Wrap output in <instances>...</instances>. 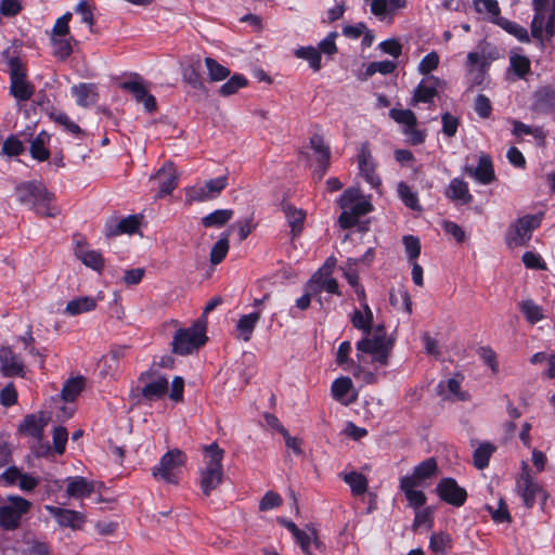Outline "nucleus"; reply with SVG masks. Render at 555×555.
<instances>
[{"label":"nucleus","instance_id":"obj_1","mask_svg":"<svg viewBox=\"0 0 555 555\" xmlns=\"http://www.w3.org/2000/svg\"><path fill=\"white\" fill-rule=\"evenodd\" d=\"M356 359L350 358L352 351L349 341H343L336 352V363L356 378L365 384L376 380L379 371L388 364L393 347V340L388 337L383 327L374 330L373 335L364 336L357 343Z\"/></svg>","mask_w":555,"mask_h":555},{"label":"nucleus","instance_id":"obj_2","mask_svg":"<svg viewBox=\"0 0 555 555\" xmlns=\"http://www.w3.org/2000/svg\"><path fill=\"white\" fill-rule=\"evenodd\" d=\"M17 201L44 217H55L60 209L53 204V195L41 182H24L15 189Z\"/></svg>","mask_w":555,"mask_h":555},{"label":"nucleus","instance_id":"obj_3","mask_svg":"<svg viewBox=\"0 0 555 555\" xmlns=\"http://www.w3.org/2000/svg\"><path fill=\"white\" fill-rule=\"evenodd\" d=\"M338 204L343 209L338 221L344 229L353 227L359 217L369 214L373 209L371 197L361 194L354 188L347 189L338 198Z\"/></svg>","mask_w":555,"mask_h":555},{"label":"nucleus","instance_id":"obj_4","mask_svg":"<svg viewBox=\"0 0 555 555\" xmlns=\"http://www.w3.org/2000/svg\"><path fill=\"white\" fill-rule=\"evenodd\" d=\"M33 503L21 495H8L0 501V528L12 531L21 526Z\"/></svg>","mask_w":555,"mask_h":555},{"label":"nucleus","instance_id":"obj_5","mask_svg":"<svg viewBox=\"0 0 555 555\" xmlns=\"http://www.w3.org/2000/svg\"><path fill=\"white\" fill-rule=\"evenodd\" d=\"M206 340V323L198 321L190 327L180 328L176 332L172 340V350L181 356L189 354L203 346Z\"/></svg>","mask_w":555,"mask_h":555},{"label":"nucleus","instance_id":"obj_6","mask_svg":"<svg viewBox=\"0 0 555 555\" xmlns=\"http://www.w3.org/2000/svg\"><path fill=\"white\" fill-rule=\"evenodd\" d=\"M186 463V455L179 449L169 450L152 470V475L167 483H178V470Z\"/></svg>","mask_w":555,"mask_h":555},{"label":"nucleus","instance_id":"obj_7","mask_svg":"<svg viewBox=\"0 0 555 555\" xmlns=\"http://www.w3.org/2000/svg\"><path fill=\"white\" fill-rule=\"evenodd\" d=\"M227 185L228 176H220L188 188L185 197L189 202H207L218 197Z\"/></svg>","mask_w":555,"mask_h":555},{"label":"nucleus","instance_id":"obj_8","mask_svg":"<svg viewBox=\"0 0 555 555\" xmlns=\"http://www.w3.org/2000/svg\"><path fill=\"white\" fill-rule=\"evenodd\" d=\"M516 491L522 498L528 508L533 506L537 496H540L543 503L547 499V493L531 477L529 466L526 462H522L521 474L516 481Z\"/></svg>","mask_w":555,"mask_h":555},{"label":"nucleus","instance_id":"obj_9","mask_svg":"<svg viewBox=\"0 0 555 555\" xmlns=\"http://www.w3.org/2000/svg\"><path fill=\"white\" fill-rule=\"evenodd\" d=\"M540 224V218L535 216H525L518 219L509 229L506 241L511 247L526 245L532 235V232Z\"/></svg>","mask_w":555,"mask_h":555},{"label":"nucleus","instance_id":"obj_10","mask_svg":"<svg viewBox=\"0 0 555 555\" xmlns=\"http://www.w3.org/2000/svg\"><path fill=\"white\" fill-rule=\"evenodd\" d=\"M39 483V477L24 473L16 466H9L0 473V485L4 487L17 486L23 492H31Z\"/></svg>","mask_w":555,"mask_h":555},{"label":"nucleus","instance_id":"obj_11","mask_svg":"<svg viewBox=\"0 0 555 555\" xmlns=\"http://www.w3.org/2000/svg\"><path fill=\"white\" fill-rule=\"evenodd\" d=\"M9 70L11 79V93L21 101L30 99L34 93L33 87L26 81L25 69L18 59L9 61Z\"/></svg>","mask_w":555,"mask_h":555},{"label":"nucleus","instance_id":"obj_12","mask_svg":"<svg viewBox=\"0 0 555 555\" xmlns=\"http://www.w3.org/2000/svg\"><path fill=\"white\" fill-rule=\"evenodd\" d=\"M436 493L441 501L454 507L463 506L467 500V491L451 477L440 479L436 486Z\"/></svg>","mask_w":555,"mask_h":555},{"label":"nucleus","instance_id":"obj_13","mask_svg":"<svg viewBox=\"0 0 555 555\" xmlns=\"http://www.w3.org/2000/svg\"><path fill=\"white\" fill-rule=\"evenodd\" d=\"M443 87L444 81L438 76L422 78L413 91L411 104L416 105L418 103H433Z\"/></svg>","mask_w":555,"mask_h":555},{"label":"nucleus","instance_id":"obj_14","mask_svg":"<svg viewBox=\"0 0 555 555\" xmlns=\"http://www.w3.org/2000/svg\"><path fill=\"white\" fill-rule=\"evenodd\" d=\"M389 116L399 125L403 126V133L409 138L413 144H418L424 141V132L417 130L416 116L411 109L392 108Z\"/></svg>","mask_w":555,"mask_h":555},{"label":"nucleus","instance_id":"obj_15","mask_svg":"<svg viewBox=\"0 0 555 555\" xmlns=\"http://www.w3.org/2000/svg\"><path fill=\"white\" fill-rule=\"evenodd\" d=\"M46 509L61 527L80 530L86 524V515L78 511L47 505Z\"/></svg>","mask_w":555,"mask_h":555},{"label":"nucleus","instance_id":"obj_16","mask_svg":"<svg viewBox=\"0 0 555 555\" xmlns=\"http://www.w3.org/2000/svg\"><path fill=\"white\" fill-rule=\"evenodd\" d=\"M406 0H370L371 13L380 22L392 23L396 13L404 9Z\"/></svg>","mask_w":555,"mask_h":555},{"label":"nucleus","instance_id":"obj_17","mask_svg":"<svg viewBox=\"0 0 555 555\" xmlns=\"http://www.w3.org/2000/svg\"><path fill=\"white\" fill-rule=\"evenodd\" d=\"M463 377L455 375L441 380L437 385V393L442 400L464 401L467 399L466 391L462 390Z\"/></svg>","mask_w":555,"mask_h":555},{"label":"nucleus","instance_id":"obj_18","mask_svg":"<svg viewBox=\"0 0 555 555\" xmlns=\"http://www.w3.org/2000/svg\"><path fill=\"white\" fill-rule=\"evenodd\" d=\"M261 318V311H254L242 314L235 322L233 335L234 338L247 343L251 339L254 331Z\"/></svg>","mask_w":555,"mask_h":555},{"label":"nucleus","instance_id":"obj_19","mask_svg":"<svg viewBox=\"0 0 555 555\" xmlns=\"http://www.w3.org/2000/svg\"><path fill=\"white\" fill-rule=\"evenodd\" d=\"M141 382L142 395L149 400L158 399L163 397L168 389V379L162 375L142 374Z\"/></svg>","mask_w":555,"mask_h":555},{"label":"nucleus","instance_id":"obj_20","mask_svg":"<svg viewBox=\"0 0 555 555\" xmlns=\"http://www.w3.org/2000/svg\"><path fill=\"white\" fill-rule=\"evenodd\" d=\"M358 164L360 173L363 176L365 181L376 190H379L382 181L379 177L375 173V165L372 159V155L370 150L363 145L358 155Z\"/></svg>","mask_w":555,"mask_h":555},{"label":"nucleus","instance_id":"obj_21","mask_svg":"<svg viewBox=\"0 0 555 555\" xmlns=\"http://www.w3.org/2000/svg\"><path fill=\"white\" fill-rule=\"evenodd\" d=\"M310 149L313 153V157L318 162L315 168V175L318 179H322L330 164V149L325 144L323 138L319 134H314L310 139Z\"/></svg>","mask_w":555,"mask_h":555},{"label":"nucleus","instance_id":"obj_22","mask_svg":"<svg viewBox=\"0 0 555 555\" xmlns=\"http://www.w3.org/2000/svg\"><path fill=\"white\" fill-rule=\"evenodd\" d=\"M438 473L437 460L429 457L416 465L411 475L403 476L402 478H410L413 482L424 486L428 479L436 477Z\"/></svg>","mask_w":555,"mask_h":555},{"label":"nucleus","instance_id":"obj_23","mask_svg":"<svg viewBox=\"0 0 555 555\" xmlns=\"http://www.w3.org/2000/svg\"><path fill=\"white\" fill-rule=\"evenodd\" d=\"M103 293H99L95 297L80 296L69 300L65 307V313L75 317L81 313L93 311L96 308L98 301L103 300Z\"/></svg>","mask_w":555,"mask_h":555},{"label":"nucleus","instance_id":"obj_24","mask_svg":"<svg viewBox=\"0 0 555 555\" xmlns=\"http://www.w3.org/2000/svg\"><path fill=\"white\" fill-rule=\"evenodd\" d=\"M420 485L413 482L410 478H400L399 488L404 493L410 507L417 509L425 505L426 495L422 490H418Z\"/></svg>","mask_w":555,"mask_h":555},{"label":"nucleus","instance_id":"obj_25","mask_svg":"<svg viewBox=\"0 0 555 555\" xmlns=\"http://www.w3.org/2000/svg\"><path fill=\"white\" fill-rule=\"evenodd\" d=\"M444 194L457 205H467L473 201L467 183L460 178H454L450 181Z\"/></svg>","mask_w":555,"mask_h":555},{"label":"nucleus","instance_id":"obj_26","mask_svg":"<svg viewBox=\"0 0 555 555\" xmlns=\"http://www.w3.org/2000/svg\"><path fill=\"white\" fill-rule=\"evenodd\" d=\"M156 179L159 181V196L170 194L177 186L178 175L173 164H165L156 173Z\"/></svg>","mask_w":555,"mask_h":555},{"label":"nucleus","instance_id":"obj_27","mask_svg":"<svg viewBox=\"0 0 555 555\" xmlns=\"http://www.w3.org/2000/svg\"><path fill=\"white\" fill-rule=\"evenodd\" d=\"M0 369L3 375L13 376L23 373V362L21 359L8 347L0 349Z\"/></svg>","mask_w":555,"mask_h":555},{"label":"nucleus","instance_id":"obj_28","mask_svg":"<svg viewBox=\"0 0 555 555\" xmlns=\"http://www.w3.org/2000/svg\"><path fill=\"white\" fill-rule=\"evenodd\" d=\"M333 397L343 404L350 403L356 398V389L349 377L341 376L332 384Z\"/></svg>","mask_w":555,"mask_h":555},{"label":"nucleus","instance_id":"obj_29","mask_svg":"<svg viewBox=\"0 0 555 555\" xmlns=\"http://www.w3.org/2000/svg\"><path fill=\"white\" fill-rule=\"evenodd\" d=\"M223 476V469H199V485L205 496H209L222 483Z\"/></svg>","mask_w":555,"mask_h":555},{"label":"nucleus","instance_id":"obj_30","mask_svg":"<svg viewBox=\"0 0 555 555\" xmlns=\"http://www.w3.org/2000/svg\"><path fill=\"white\" fill-rule=\"evenodd\" d=\"M203 466L201 468L208 469H223L224 450L218 443L212 442L208 446H203Z\"/></svg>","mask_w":555,"mask_h":555},{"label":"nucleus","instance_id":"obj_31","mask_svg":"<svg viewBox=\"0 0 555 555\" xmlns=\"http://www.w3.org/2000/svg\"><path fill=\"white\" fill-rule=\"evenodd\" d=\"M359 300L361 308L353 312L351 323L356 328L365 332V336H372L374 331L370 333V327L373 321V312L365 301V297Z\"/></svg>","mask_w":555,"mask_h":555},{"label":"nucleus","instance_id":"obj_32","mask_svg":"<svg viewBox=\"0 0 555 555\" xmlns=\"http://www.w3.org/2000/svg\"><path fill=\"white\" fill-rule=\"evenodd\" d=\"M75 256L87 267L100 271L104 266L102 255L93 249H89L86 245L77 243L75 247Z\"/></svg>","mask_w":555,"mask_h":555},{"label":"nucleus","instance_id":"obj_33","mask_svg":"<svg viewBox=\"0 0 555 555\" xmlns=\"http://www.w3.org/2000/svg\"><path fill=\"white\" fill-rule=\"evenodd\" d=\"M283 211L287 221L293 237H297L304 230L306 212L302 209L296 208L289 204L283 205Z\"/></svg>","mask_w":555,"mask_h":555},{"label":"nucleus","instance_id":"obj_34","mask_svg":"<svg viewBox=\"0 0 555 555\" xmlns=\"http://www.w3.org/2000/svg\"><path fill=\"white\" fill-rule=\"evenodd\" d=\"M307 287L313 292L324 291L328 294H339L337 281L330 276V274L322 273V271H319L311 278Z\"/></svg>","mask_w":555,"mask_h":555},{"label":"nucleus","instance_id":"obj_35","mask_svg":"<svg viewBox=\"0 0 555 555\" xmlns=\"http://www.w3.org/2000/svg\"><path fill=\"white\" fill-rule=\"evenodd\" d=\"M475 11L493 24L501 21V9L496 0H472Z\"/></svg>","mask_w":555,"mask_h":555},{"label":"nucleus","instance_id":"obj_36","mask_svg":"<svg viewBox=\"0 0 555 555\" xmlns=\"http://www.w3.org/2000/svg\"><path fill=\"white\" fill-rule=\"evenodd\" d=\"M66 493L70 498H85L91 495L94 491L93 483L85 477L76 476L67 478Z\"/></svg>","mask_w":555,"mask_h":555},{"label":"nucleus","instance_id":"obj_37","mask_svg":"<svg viewBox=\"0 0 555 555\" xmlns=\"http://www.w3.org/2000/svg\"><path fill=\"white\" fill-rule=\"evenodd\" d=\"M72 94L79 106L88 107L98 100L95 87L90 83H79L72 87Z\"/></svg>","mask_w":555,"mask_h":555},{"label":"nucleus","instance_id":"obj_38","mask_svg":"<svg viewBox=\"0 0 555 555\" xmlns=\"http://www.w3.org/2000/svg\"><path fill=\"white\" fill-rule=\"evenodd\" d=\"M467 171L481 184H489L494 180V170L491 160L486 155L479 157L478 165L475 169L468 168Z\"/></svg>","mask_w":555,"mask_h":555},{"label":"nucleus","instance_id":"obj_39","mask_svg":"<svg viewBox=\"0 0 555 555\" xmlns=\"http://www.w3.org/2000/svg\"><path fill=\"white\" fill-rule=\"evenodd\" d=\"M294 55L297 59L307 61L310 68L313 72H319L322 68V59L320 55V51L317 47L313 46H307V47H299L294 51Z\"/></svg>","mask_w":555,"mask_h":555},{"label":"nucleus","instance_id":"obj_40","mask_svg":"<svg viewBox=\"0 0 555 555\" xmlns=\"http://www.w3.org/2000/svg\"><path fill=\"white\" fill-rule=\"evenodd\" d=\"M530 60L518 49L509 52V69L518 77L524 78L530 72Z\"/></svg>","mask_w":555,"mask_h":555},{"label":"nucleus","instance_id":"obj_41","mask_svg":"<svg viewBox=\"0 0 555 555\" xmlns=\"http://www.w3.org/2000/svg\"><path fill=\"white\" fill-rule=\"evenodd\" d=\"M46 425V418H26L20 424L18 433L40 440Z\"/></svg>","mask_w":555,"mask_h":555},{"label":"nucleus","instance_id":"obj_42","mask_svg":"<svg viewBox=\"0 0 555 555\" xmlns=\"http://www.w3.org/2000/svg\"><path fill=\"white\" fill-rule=\"evenodd\" d=\"M440 65V55L436 51H430L424 55L417 64L416 72L423 78L434 76L435 72Z\"/></svg>","mask_w":555,"mask_h":555},{"label":"nucleus","instance_id":"obj_43","mask_svg":"<svg viewBox=\"0 0 555 555\" xmlns=\"http://www.w3.org/2000/svg\"><path fill=\"white\" fill-rule=\"evenodd\" d=\"M234 215L232 209H217L202 218L205 228H220L229 222Z\"/></svg>","mask_w":555,"mask_h":555},{"label":"nucleus","instance_id":"obj_44","mask_svg":"<svg viewBox=\"0 0 555 555\" xmlns=\"http://www.w3.org/2000/svg\"><path fill=\"white\" fill-rule=\"evenodd\" d=\"M141 218L139 216H128L116 224L115 228L109 227L107 229V235H118V234H132L139 230Z\"/></svg>","mask_w":555,"mask_h":555},{"label":"nucleus","instance_id":"obj_45","mask_svg":"<svg viewBox=\"0 0 555 555\" xmlns=\"http://www.w3.org/2000/svg\"><path fill=\"white\" fill-rule=\"evenodd\" d=\"M49 141H50V135L44 131H41L33 140V142L30 144V153L35 159H37L39 162H43L49 158L50 153L47 149V144L49 143Z\"/></svg>","mask_w":555,"mask_h":555},{"label":"nucleus","instance_id":"obj_46","mask_svg":"<svg viewBox=\"0 0 555 555\" xmlns=\"http://www.w3.org/2000/svg\"><path fill=\"white\" fill-rule=\"evenodd\" d=\"M344 481L350 487L353 495H362L367 491V478L358 472H351L344 475Z\"/></svg>","mask_w":555,"mask_h":555},{"label":"nucleus","instance_id":"obj_47","mask_svg":"<svg viewBox=\"0 0 555 555\" xmlns=\"http://www.w3.org/2000/svg\"><path fill=\"white\" fill-rule=\"evenodd\" d=\"M248 83V80L245 76L241 74H235L231 76L228 81H225L220 88L219 93L222 96H230L235 94L238 90L245 88Z\"/></svg>","mask_w":555,"mask_h":555},{"label":"nucleus","instance_id":"obj_48","mask_svg":"<svg viewBox=\"0 0 555 555\" xmlns=\"http://www.w3.org/2000/svg\"><path fill=\"white\" fill-rule=\"evenodd\" d=\"M85 387V379L82 377H75L68 379L62 389V399L66 402L74 401Z\"/></svg>","mask_w":555,"mask_h":555},{"label":"nucleus","instance_id":"obj_49","mask_svg":"<svg viewBox=\"0 0 555 555\" xmlns=\"http://www.w3.org/2000/svg\"><path fill=\"white\" fill-rule=\"evenodd\" d=\"M496 25H499L509 35L514 36L520 42L530 41V37L527 29L515 22L502 17Z\"/></svg>","mask_w":555,"mask_h":555},{"label":"nucleus","instance_id":"obj_50","mask_svg":"<svg viewBox=\"0 0 555 555\" xmlns=\"http://www.w3.org/2000/svg\"><path fill=\"white\" fill-rule=\"evenodd\" d=\"M495 447L489 442L481 443L474 452V465L478 469H483L489 465V460Z\"/></svg>","mask_w":555,"mask_h":555},{"label":"nucleus","instance_id":"obj_51","mask_svg":"<svg viewBox=\"0 0 555 555\" xmlns=\"http://www.w3.org/2000/svg\"><path fill=\"white\" fill-rule=\"evenodd\" d=\"M53 53L60 59H65L72 53V37L67 36H50Z\"/></svg>","mask_w":555,"mask_h":555},{"label":"nucleus","instance_id":"obj_52","mask_svg":"<svg viewBox=\"0 0 555 555\" xmlns=\"http://www.w3.org/2000/svg\"><path fill=\"white\" fill-rule=\"evenodd\" d=\"M356 263V259H348L346 266L344 267V275L348 283L354 288L358 299H362L365 297V293L363 287L358 283V273L354 269Z\"/></svg>","mask_w":555,"mask_h":555},{"label":"nucleus","instance_id":"obj_53","mask_svg":"<svg viewBox=\"0 0 555 555\" xmlns=\"http://www.w3.org/2000/svg\"><path fill=\"white\" fill-rule=\"evenodd\" d=\"M390 304L392 307H395L398 310H401L405 313H411L412 309V302L410 295L408 292L403 288H399L397 291H392L390 293L389 297Z\"/></svg>","mask_w":555,"mask_h":555},{"label":"nucleus","instance_id":"obj_54","mask_svg":"<svg viewBox=\"0 0 555 555\" xmlns=\"http://www.w3.org/2000/svg\"><path fill=\"white\" fill-rule=\"evenodd\" d=\"M205 65L211 81H221L230 76V69L211 57L205 59Z\"/></svg>","mask_w":555,"mask_h":555},{"label":"nucleus","instance_id":"obj_55","mask_svg":"<svg viewBox=\"0 0 555 555\" xmlns=\"http://www.w3.org/2000/svg\"><path fill=\"white\" fill-rule=\"evenodd\" d=\"M229 251V234H221L220 238L216 242L210 250V261L212 264L220 263Z\"/></svg>","mask_w":555,"mask_h":555},{"label":"nucleus","instance_id":"obj_56","mask_svg":"<svg viewBox=\"0 0 555 555\" xmlns=\"http://www.w3.org/2000/svg\"><path fill=\"white\" fill-rule=\"evenodd\" d=\"M452 545V538L447 532L434 533L430 537L429 548L436 554H444Z\"/></svg>","mask_w":555,"mask_h":555},{"label":"nucleus","instance_id":"obj_57","mask_svg":"<svg viewBox=\"0 0 555 555\" xmlns=\"http://www.w3.org/2000/svg\"><path fill=\"white\" fill-rule=\"evenodd\" d=\"M400 199L411 209H420L417 194L404 182H400L397 186Z\"/></svg>","mask_w":555,"mask_h":555},{"label":"nucleus","instance_id":"obj_58","mask_svg":"<svg viewBox=\"0 0 555 555\" xmlns=\"http://www.w3.org/2000/svg\"><path fill=\"white\" fill-rule=\"evenodd\" d=\"M397 64L393 61L385 60L372 62L366 66L365 75L371 77L375 74L389 75L395 72Z\"/></svg>","mask_w":555,"mask_h":555},{"label":"nucleus","instance_id":"obj_59","mask_svg":"<svg viewBox=\"0 0 555 555\" xmlns=\"http://www.w3.org/2000/svg\"><path fill=\"white\" fill-rule=\"evenodd\" d=\"M545 10H534V15L531 22V35L533 38L540 40L543 46V37L545 35L544 15Z\"/></svg>","mask_w":555,"mask_h":555},{"label":"nucleus","instance_id":"obj_60","mask_svg":"<svg viewBox=\"0 0 555 555\" xmlns=\"http://www.w3.org/2000/svg\"><path fill=\"white\" fill-rule=\"evenodd\" d=\"M402 241L409 261L415 262L421 253L420 240L413 235H406Z\"/></svg>","mask_w":555,"mask_h":555},{"label":"nucleus","instance_id":"obj_61","mask_svg":"<svg viewBox=\"0 0 555 555\" xmlns=\"http://www.w3.org/2000/svg\"><path fill=\"white\" fill-rule=\"evenodd\" d=\"M122 87L130 91L139 102L149 93L145 82L140 78L129 80Z\"/></svg>","mask_w":555,"mask_h":555},{"label":"nucleus","instance_id":"obj_62","mask_svg":"<svg viewBox=\"0 0 555 555\" xmlns=\"http://www.w3.org/2000/svg\"><path fill=\"white\" fill-rule=\"evenodd\" d=\"M55 121L63 127V129L65 131H67L68 133L79 138L83 134V131L81 130V128L75 122L73 121L66 114L64 113H59L55 115Z\"/></svg>","mask_w":555,"mask_h":555},{"label":"nucleus","instance_id":"obj_63","mask_svg":"<svg viewBox=\"0 0 555 555\" xmlns=\"http://www.w3.org/2000/svg\"><path fill=\"white\" fill-rule=\"evenodd\" d=\"M378 49L395 59H398L402 53V44L397 38H389L379 42Z\"/></svg>","mask_w":555,"mask_h":555},{"label":"nucleus","instance_id":"obj_64","mask_svg":"<svg viewBox=\"0 0 555 555\" xmlns=\"http://www.w3.org/2000/svg\"><path fill=\"white\" fill-rule=\"evenodd\" d=\"M521 311L526 315L527 320L531 323H535L543 318L541 308L535 305L532 300H525L520 306Z\"/></svg>","mask_w":555,"mask_h":555}]
</instances>
